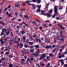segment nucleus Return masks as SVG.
Wrapping results in <instances>:
<instances>
[{
  "mask_svg": "<svg viewBox=\"0 0 67 67\" xmlns=\"http://www.w3.org/2000/svg\"><path fill=\"white\" fill-rule=\"evenodd\" d=\"M41 2V0H38L37 1V3H40Z\"/></svg>",
  "mask_w": 67,
  "mask_h": 67,
  "instance_id": "obj_27",
  "label": "nucleus"
},
{
  "mask_svg": "<svg viewBox=\"0 0 67 67\" xmlns=\"http://www.w3.org/2000/svg\"><path fill=\"white\" fill-rule=\"evenodd\" d=\"M58 7V6H56V5L54 6V14L53 16H52V18H55L56 15H59V14L58 13V9H57Z\"/></svg>",
  "mask_w": 67,
  "mask_h": 67,
  "instance_id": "obj_1",
  "label": "nucleus"
},
{
  "mask_svg": "<svg viewBox=\"0 0 67 67\" xmlns=\"http://www.w3.org/2000/svg\"><path fill=\"white\" fill-rule=\"evenodd\" d=\"M9 17H10L11 16V14H8V15Z\"/></svg>",
  "mask_w": 67,
  "mask_h": 67,
  "instance_id": "obj_63",
  "label": "nucleus"
},
{
  "mask_svg": "<svg viewBox=\"0 0 67 67\" xmlns=\"http://www.w3.org/2000/svg\"><path fill=\"white\" fill-rule=\"evenodd\" d=\"M6 13L7 15H8L9 14V12H6Z\"/></svg>",
  "mask_w": 67,
  "mask_h": 67,
  "instance_id": "obj_52",
  "label": "nucleus"
},
{
  "mask_svg": "<svg viewBox=\"0 0 67 67\" xmlns=\"http://www.w3.org/2000/svg\"><path fill=\"white\" fill-rule=\"evenodd\" d=\"M42 29H43V28L41 26L39 27V29L40 30H42Z\"/></svg>",
  "mask_w": 67,
  "mask_h": 67,
  "instance_id": "obj_44",
  "label": "nucleus"
},
{
  "mask_svg": "<svg viewBox=\"0 0 67 67\" xmlns=\"http://www.w3.org/2000/svg\"><path fill=\"white\" fill-rule=\"evenodd\" d=\"M32 24H34V25H35V24H36V22L35 21H33L32 22Z\"/></svg>",
  "mask_w": 67,
  "mask_h": 67,
  "instance_id": "obj_31",
  "label": "nucleus"
},
{
  "mask_svg": "<svg viewBox=\"0 0 67 67\" xmlns=\"http://www.w3.org/2000/svg\"><path fill=\"white\" fill-rule=\"evenodd\" d=\"M15 6L16 7H19V6H20V4H19L18 5H17L16 3Z\"/></svg>",
  "mask_w": 67,
  "mask_h": 67,
  "instance_id": "obj_22",
  "label": "nucleus"
},
{
  "mask_svg": "<svg viewBox=\"0 0 67 67\" xmlns=\"http://www.w3.org/2000/svg\"><path fill=\"white\" fill-rule=\"evenodd\" d=\"M32 55L33 56H38V53L32 54Z\"/></svg>",
  "mask_w": 67,
  "mask_h": 67,
  "instance_id": "obj_7",
  "label": "nucleus"
},
{
  "mask_svg": "<svg viewBox=\"0 0 67 67\" xmlns=\"http://www.w3.org/2000/svg\"><path fill=\"white\" fill-rule=\"evenodd\" d=\"M21 64L22 65H24V63L22 62H21Z\"/></svg>",
  "mask_w": 67,
  "mask_h": 67,
  "instance_id": "obj_42",
  "label": "nucleus"
},
{
  "mask_svg": "<svg viewBox=\"0 0 67 67\" xmlns=\"http://www.w3.org/2000/svg\"><path fill=\"white\" fill-rule=\"evenodd\" d=\"M24 46H25V47H26V48H27V47H28V46L27 45H25Z\"/></svg>",
  "mask_w": 67,
  "mask_h": 67,
  "instance_id": "obj_48",
  "label": "nucleus"
},
{
  "mask_svg": "<svg viewBox=\"0 0 67 67\" xmlns=\"http://www.w3.org/2000/svg\"><path fill=\"white\" fill-rule=\"evenodd\" d=\"M24 16L26 19H29V16L27 15H24Z\"/></svg>",
  "mask_w": 67,
  "mask_h": 67,
  "instance_id": "obj_12",
  "label": "nucleus"
},
{
  "mask_svg": "<svg viewBox=\"0 0 67 67\" xmlns=\"http://www.w3.org/2000/svg\"><path fill=\"white\" fill-rule=\"evenodd\" d=\"M21 61H22V62H24V59H21Z\"/></svg>",
  "mask_w": 67,
  "mask_h": 67,
  "instance_id": "obj_62",
  "label": "nucleus"
},
{
  "mask_svg": "<svg viewBox=\"0 0 67 67\" xmlns=\"http://www.w3.org/2000/svg\"><path fill=\"white\" fill-rule=\"evenodd\" d=\"M34 52V50H30V52L31 53H32Z\"/></svg>",
  "mask_w": 67,
  "mask_h": 67,
  "instance_id": "obj_43",
  "label": "nucleus"
},
{
  "mask_svg": "<svg viewBox=\"0 0 67 67\" xmlns=\"http://www.w3.org/2000/svg\"><path fill=\"white\" fill-rule=\"evenodd\" d=\"M64 37V36H60V38H61V39H60V41H62V42H64V40H63V37Z\"/></svg>",
  "mask_w": 67,
  "mask_h": 67,
  "instance_id": "obj_5",
  "label": "nucleus"
},
{
  "mask_svg": "<svg viewBox=\"0 0 67 67\" xmlns=\"http://www.w3.org/2000/svg\"><path fill=\"white\" fill-rule=\"evenodd\" d=\"M16 27L18 29H19L20 28V26H16Z\"/></svg>",
  "mask_w": 67,
  "mask_h": 67,
  "instance_id": "obj_57",
  "label": "nucleus"
},
{
  "mask_svg": "<svg viewBox=\"0 0 67 67\" xmlns=\"http://www.w3.org/2000/svg\"><path fill=\"white\" fill-rule=\"evenodd\" d=\"M7 30L6 29H4V28H3L2 30V32H1V36H2L3 35H4V34H3V32H7Z\"/></svg>",
  "mask_w": 67,
  "mask_h": 67,
  "instance_id": "obj_3",
  "label": "nucleus"
},
{
  "mask_svg": "<svg viewBox=\"0 0 67 67\" xmlns=\"http://www.w3.org/2000/svg\"><path fill=\"white\" fill-rule=\"evenodd\" d=\"M59 58H62L63 57H65V56H64V55H60L58 57Z\"/></svg>",
  "mask_w": 67,
  "mask_h": 67,
  "instance_id": "obj_6",
  "label": "nucleus"
},
{
  "mask_svg": "<svg viewBox=\"0 0 67 67\" xmlns=\"http://www.w3.org/2000/svg\"><path fill=\"white\" fill-rule=\"evenodd\" d=\"M4 49V48L2 47L1 49V51H3Z\"/></svg>",
  "mask_w": 67,
  "mask_h": 67,
  "instance_id": "obj_46",
  "label": "nucleus"
},
{
  "mask_svg": "<svg viewBox=\"0 0 67 67\" xmlns=\"http://www.w3.org/2000/svg\"><path fill=\"white\" fill-rule=\"evenodd\" d=\"M24 10H25L24 8H23L20 9L21 11H24Z\"/></svg>",
  "mask_w": 67,
  "mask_h": 67,
  "instance_id": "obj_33",
  "label": "nucleus"
},
{
  "mask_svg": "<svg viewBox=\"0 0 67 67\" xmlns=\"http://www.w3.org/2000/svg\"><path fill=\"white\" fill-rule=\"evenodd\" d=\"M34 47L36 48H39L40 46L38 45H36L35 46H34Z\"/></svg>",
  "mask_w": 67,
  "mask_h": 67,
  "instance_id": "obj_15",
  "label": "nucleus"
},
{
  "mask_svg": "<svg viewBox=\"0 0 67 67\" xmlns=\"http://www.w3.org/2000/svg\"><path fill=\"white\" fill-rule=\"evenodd\" d=\"M5 59V58H2L1 59V60L2 61H3L4 60V59Z\"/></svg>",
  "mask_w": 67,
  "mask_h": 67,
  "instance_id": "obj_29",
  "label": "nucleus"
},
{
  "mask_svg": "<svg viewBox=\"0 0 67 67\" xmlns=\"http://www.w3.org/2000/svg\"><path fill=\"white\" fill-rule=\"evenodd\" d=\"M46 48H49V46H46Z\"/></svg>",
  "mask_w": 67,
  "mask_h": 67,
  "instance_id": "obj_50",
  "label": "nucleus"
},
{
  "mask_svg": "<svg viewBox=\"0 0 67 67\" xmlns=\"http://www.w3.org/2000/svg\"><path fill=\"white\" fill-rule=\"evenodd\" d=\"M29 44H30V45H32L33 44V42H29Z\"/></svg>",
  "mask_w": 67,
  "mask_h": 67,
  "instance_id": "obj_18",
  "label": "nucleus"
},
{
  "mask_svg": "<svg viewBox=\"0 0 67 67\" xmlns=\"http://www.w3.org/2000/svg\"><path fill=\"white\" fill-rule=\"evenodd\" d=\"M41 12L40 9H38L36 11L37 13V12Z\"/></svg>",
  "mask_w": 67,
  "mask_h": 67,
  "instance_id": "obj_19",
  "label": "nucleus"
},
{
  "mask_svg": "<svg viewBox=\"0 0 67 67\" xmlns=\"http://www.w3.org/2000/svg\"><path fill=\"white\" fill-rule=\"evenodd\" d=\"M1 44H3V43H4V42L3 41H2L1 42Z\"/></svg>",
  "mask_w": 67,
  "mask_h": 67,
  "instance_id": "obj_55",
  "label": "nucleus"
},
{
  "mask_svg": "<svg viewBox=\"0 0 67 67\" xmlns=\"http://www.w3.org/2000/svg\"><path fill=\"white\" fill-rule=\"evenodd\" d=\"M45 22H48V23H49V22H50V21H49L47 20V21H45Z\"/></svg>",
  "mask_w": 67,
  "mask_h": 67,
  "instance_id": "obj_56",
  "label": "nucleus"
},
{
  "mask_svg": "<svg viewBox=\"0 0 67 67\" xmlns=\"http://www.w3.org/2000/svg\"><path fill=\"white\" fill-rule=\"evenodd\" d=\"M59 17H57L56 18V20H59Z\"/></svg>",
  "mask_w": 67,
  "mask_h": 67,
  "instance_id": "obj_51",
  "label": "nucleus"
},
{
  "mask_svg": "<svg viewBox=\"0 0 67 67\" xmlns=\"http://www.w3.org/2000/svg\"><path fill=\"white\" fill-rule=\"evenodd\" d=\"M20 16L21 17V18H23V15H22V14H20Z\"/></svg>",
  "mask_w": 67,
  "mask_h": 67,
  "instance_id": "obj_28",
  "label": "nucleus"
},
{
  "mask_svg": "<svg viewBox=\"0 0 67 67\" xmlns=\"http://www.w3.org/2000/svg\"><path fill=\"white\" fill-rule=\"evenodd\" d=\"M11 8V5H9L8 7V9H10Z\"/></svg>",
  "mask_w": 67,
  "mask_h": 67,
  "instance_id": "obj_54",
  "label": "nucleus"
},
{
  "mask_svg": "<svg viewBox=\"0 0 67 67\" xmlns=\"http://www.w3.org/2000/svg\"><path fill=\"white\" fill-rule=\"evenodd\" d=\"M53 9H51L49 11V13L51 14L53 12Z\"/></svg>",
  "mask_w": 67,
  "mask_h": 67,
  "instance_id": "obj_13",
  "label": "nucleus"
},
{
  "mask_svg": "<svg viewBox=\"0 0 67 67\" xmlns=\"http://www.w3.org/2000/svg\"><path fill=\"white\" fill-rule=\"evenodd\" d=\"M49 56L50 57H52V56H53V54H52V53H51L49 54Z\"/></svg>",
  "mask_w": 67,
  "mask_h": 67,
  "instance_id": "obj_26",
  "label": "nucleus"
},
{
  "mask_svg": "<svg viewBox=\"0 0 67 67\" xmlns=\"http://www.w3.org/2000/svg\"><path fill=\"white\" fill-rule=\"evenodd\" d=\"M9 67H12V65L11 64H10L9 65Z\"/></svg>",
  "mask_w": 67,
  "mask_h": 67,
  "instance_id": "obj_40",
  "label": "nucleus"
},
{
  "mask_svg": "<svg viewBox=\"0 0 67 67\" xmlns=\"http://www.w3.org/2000/svg\"><path fill=\"white\" fill-rule=\"evenodd\" d=\"M25 50L24 48L23 49V50H21V52H22V53H25Z\"/></svg>",
  "mask_w": 67,
  "mask_h": 67,
  "instance_id": "obj_17",
  "label": "nucleus"
},
{
  "mask_svg": "<svg viewBox=\"0 0 67 67\" xmlns=\"http://www.w3.org/2000/svg\"><path fill=\"white\" fill-rule=\"evenodd\" d=\"M64 67H67V64H64Z\"/></svg>",
  "mask_w": 67,
  "mask_h": 67,
  "instance_id": "obj_49",
  "label": "nucleus"
},
{
  "mask_svg": "<svg viewBox=\"0 0 67 67\" xmlns=\"http://www.w3.org/2000/svg\"><path fill=\"white\" fill-rule=\"evenodd\" d=\"M23 39L24 40V42H25V40H26L25 37H23Z\"/></svg>",
  "mask_w": 67,
  "mask_h": 67,
  "instance_id": "obj_16",
  "label": "nucleus"
},
{
  "mask_svg": "<svg viewBox=\"0 0 67 67\" xmlns=\"http://www.w3.org/2000/svg\"><path fill=\"white\" fill-rule=\"evenodd\" d=\"M36 65L37 66H39V63H38V64H36Z\"/></svg>",
  "mask_w": 67,
  "mask_h": 67,
  "instance_id": "obj_59",
  "label": "nucleus"
},
{
  "mask_svg": "<svg viewBox=\"0 0 67 67\" xmlns=\"http://www.w3.org/2000/svg\"><path fill=\"white\" fill-rule=\"evenodd\" d=\"M0 24H2L3 25V24H4V23L3 22H1L0 23Z\"/></svg>",
  "mask_w": 67,
  "mask_h": 67,
  "instance_id": "obj_38",
  "label": "nucleus"
},
{
  "mask_svg": "<svg viewBox=\"0 0 67 67\" xmlns=\"http://www.w3.org/2000/svg\"><path fill=\"white\" fill-rule=\"evenodd\" d=\"M55 46H55V45H52V47L53 48L55 47Z\"/></svg>",
  "mask_w": 67,
  "mask_h": 67,
  "instance_id": "obj_64",
  "label": "nucleus"
},
{
  "mask_svg": "<svg viewBox=\"0 0 67 67\" xmlns=\"http://www.w3.org/2000/svg\"><path fill=\"white\" fill-rule=\"evenodd\" d=\"M43 26H44V27H48V26H47V24H44L43 25H42Z\"/></svg>",
  "mask_w": 67,
  "mask_h": 67,
  "instance_id": "obj_8",
  "label": "nucleus"
},
{
  "mask_svg": "<svg viewBox=\"0 0 67 67\" xmlns=\"http://www.w3.org/2000/svg\"><path fill=\"white\" fill-rule=\"evenodd\" d=\"M60 35H62L63 34V31H61L60 32Z\"/></svg>",
  "mask_w": 67,
  "mask_h": 67,
  "instance_id": "obj_53",
  "label": "nucleus"
},
{
  "mask_svg": "<svg viewBox=\"0 0 67 67\" xmlns=\"http://www.w3.org/2000/svg\"><path fill=\"white\" fill-rule=\"evenodd\" d=\"M36 35H33V37H36Z\"/></svg>",
  "mask_w": 67,
  "mask_h": 67,
  "instance_id": "obj_45",
  "label": "nucleus"
},
{
  "mask_svg": "<svg viewBox=\"0 0 67 67\" xmlns=\"http://www.w3.org/2000/svg\"><path fill=\"white\" fill-rule=\"evenodd\" d=\"M60 27L61 29H62V30H64V29H65V27H64L62 26V25H60Z\"/></svg>",
  "mask_w": 67,
  "mask_h": 67,
  "instance_id": "obj_9",
  "label": "nucleus"
},
{
  "mask_svg": "<svg viewBox=\"0 0 67 67\" xmlns=\"http://www.w3.org/2000/svg\"><path fill=\"white\" fill-rule=\"evenodd\" d=\"M9 54V52H7L6 53V54H7V55H8V54Z\"/></svg>",
  "mask_w": 67,
  "mask_h": 67,
  "instance_id": "obj_58",
  "label": "nucleus"
},
{
  "mask_svg": "<svg viewBox=\"0 0 67 67\" xmlns=\"http://www.w3.org/2000/svg\"><path fill=\"white\" fill-rule=\"evenodd\" d=\"M6 34L7 35H9V34H10V32H9V31L7 32H6Z\"/></svg>",
  "mask_w": 67,
  "mask_h": 67,
  "instance_id": "obj_25",
  "label": "nucleus"
},
{
  "mask_svg": "<svg viewBox=\"0 0 67 67\" xmlns=\"http://www.w3.org/2000/svg\"><path fill=\"white\" fill-rule=\"evenodd\" d=\"M39 51H40V49H38L37 50V51H36V53H37V52H38V53L39 54H40V52H39Z\"/></svg>",
  "mask_w": 67,
  "mask_h": 67,
  "instance_id": "obj_36",
  "label": "nucleus"
},
{
  "mask_svg": "<svg viewBox=\"0 0 67 67\" xmlns=\"http://www.w3.org/2000/svg\"><path fill=\"white\" fill-rule=\"evenodd\" d=\"M34 46H30V48H31V49H32V48H34Z\"/></svg>",
  "mask_w": 67,
  "mask_h": 67,
  "instance_id": "obj_32",
  "label": "nucleus"
},
{
  "mask_svg": "<svg viewBox=\"0 0 67 67\" xmlns=\"http://www.w3.org/2000/svg\"><path fill=\"white\" fill-rule=\"evenodd\" d=\"M29 38H30L31 40H32L33 39V38H32V36H29Z\"/></svg>",
  "mask_w": 67,
  "mask_h": 67,
  "instance_id": "obj_30",
  "label": "nucleus"
},
{
  "mask_svg": "<svg viewBox=\"0 0 67 67\" xmlns=\"http://www.w3.org/2000/svg\"><path fill=\"white\" fill-rule=\"evenodd\" d=\"M63 60H60V62H61L62 64H64V62H63Z\"/></svg>",
  "mask_w": 67,
  "mask_h": 67,
  "instance_id": "obj_14",
  "label": "nucleus"
},
{
  "mask_svg": "<svg viewBox=\"0 0 67 67\" xmlns=\"http://www.w3.org/2000/svg\"><path fill=\"white\" fill-rule=\"evenodd\" d=\"M13 57L12 56V55H9V57H10V58H13Z\"/></svg>",
  "mask_w": 67,
  "mask_h": 67,
  "instance_id": "obj_37",
  "label": "nucleus"
},
{
  "mask_svg": "<svg viewBox=\"0 0 67 67\" xmlns=\"http://www.w3.org/2000/svg\"><path fill=\"white\" fill-rule=\"evenodd\" d=\"M20 33L22 34L23 35L25 34V32H24V31L23 30H22L20 31Z\"/></svg>",
  "mask_w": 67,
  "mask_h": 67,
  "instance_id": "obj_11",
  "label": "nucleus"
},
{
  "mask_svg": "<svg viewBox=\"0 0 67 67\" xmlns=\"http://www.w3.org/2000/svg\"><path fill=\"white\" fill-rule=\"evenodd\" d=\"M50 63H48V64L47 65V66H46V67H49V66L50 65Z\"/></svg>",
  "mask_w": 67,
  "mask_h": 67,
  "instance_id": "obj_23",
  "label": "nucleus"
},
{
  "mask_svg": "<svg viewBox=\"0 0 67 67\" xmlns=\"http://www.w3.org/2000/svg\"><path fill=\"white\" fill-rule=\"evenodd\" d=\"M36 6L37 7V8H41V5H37Z\"/></svg>",
  "mask_w": 67,
  "mask_h": 67,
  "instance_id": "obj_21",
  "label": "nucleus"
},
{
  "mask_svg": "<svg viewBox=\"0 0 67 67\" xmlns=\"http://www.w3.org/2000/svg\"><path fill=\"white\" fill-rule=\"evenodd\" d=\"M29 39H27L26 40V43H29Z\"/></svg>",
  "mask_w": 67,
  "mask_h": 67,
  "instance_id": "obj_41",
  "label": "nucleus"
},
{
  "mask_svg": "<svg viewBox=\"0 0 67 67\" xmlns=\"http://www.w3.org/2000/svg\"><path fill=\"white\" fill-rule=\"evenodd\" d=\"M49 57L48 56L47 57V59H49Z\"/></svg>",
  "mask_w": 67,
  "mask_h": 67,
  "instance_id": "obj_60",
  "label": "nucleus"
},
{
  "mask_svg": "<svg viewBox=\"0 0 67 67\" xmlns=\"http://www.w3.org/2000/svg\"><path fill=\"white\" fill-rule=\"evenodd\" d=\"M46 55L45 54H43L41 56L40 59H44L45 58V57Z\"/></svg>",
  "mask_w": 67,
  "mask_h": 67,
  "instance_id": "obj_4",
  "label": "nucleus"
},
{
  "mask_svg": "<svg viewBox=\"0 0 67 67\" xmlns=\"http://www.w3.org/2000/svg\"><path fill=\"white\" fill-rule=\"evenodd\" d=\"M31 60H32V61H33V60H34V61H35V60L34 59V58H31Z\"/></svg>",
  "mask_w": 67,
  "mask_h": 67,
  "instance_id": "obj_35",
  "label": "nucleus"
},
{
  "mask_svg": "<svg viewBox=\"0 0 67 67\" xmlns=\"http://www.w3.org/2000/svg\"><path fill=\"white\" fill-rule=\"evenodd\" d=\"M41 14L42 15H46V14H44V11L42 10L41 12Z\"/></svg>",
  "mask_w": 67,
  "mask_h": 67,
  "instance_id": "obj_10",
  "label": "nucleus"
},
{
  "mask_svg": "<svg viewBox=\"0 0 67 67\" xmlns=\"http://www.w3.org/2000/svg\"><path fill=\"white\" fill-rule=\"evenodd\" d=\"M46 43H49L50 42V41H49L48 40H46Z\"/></svg>",
  "mask_w": 67,
  "mask_h": 67,
  "instance_id": "obj_24",
  "label": "nucleus"
},
{
  "mask_svg": "<svg viewBox=\"0 0 67 67\" xmlns=\"http://www.w3.org/2000/svg\"><path fill=\"white\" fill-rule=\"evenodd\" d=\"M30 2H31L32 1H27L25 2V3H29V5H32L33 7V8H31L32 9V10H34V9H35V8H36L35 7V5L34 4H31L30 3H29Z\"/></svg>",
  "mask_w": 67,
  "mask_h": 67,
  "instance_id": "obj_2",
  "label": "nucleus"
},
{
  "mask_svg": "<svg viewBox=\"0 0 67 67\" xmlns=\"http://www.w3.org/2000/svg\"><path fill=\"white\" fill-rule=\"evenodd\" d=\"M47 15L48 16H49V17H51V15L49 14V13H47Z\"/></svg>",
  "mask_w": 67,
  "mask_h": 67,
  "instance_id": "obj_20",
  "label": "nucleus"
},
{
  "mask_svg": "<svg viewBox=\"0 0 67 67\" xmlns=\"http://www.w3.org/2000/svg\"><path fill=\"white\" fill-rule=\"evenodd\" d=\"M63 9V7L62 6H60L59 8V10H62Z\"/></svg>",
  "mask_w": 67,
  "mask_h": 67,
  "instance_id": "obj_34",
  "label": "nucleus"
},
{
  "mask_svg": "<svg viewBox=\"0 0 67 67\" xmlns=\"http://www.w3.org/2000/svg\"><path fill=\"white\" fill-rule=\"evenodd\" d=\"M34 2H36V0H32Z\"/></svg>",
  "mask_w": 67,
  "mask_h": 67,
  "instance_id": "obj_47",
  "label": "nucleus"
},
{
  "mask_svg": "<svg viewBox=\"0 0 67 67\" xmlns=\"http://www.w3.org/2000/svg\"><path fill=\"white\" fill-rule=\"evenodd\" d=\"M65 46H63L61 47V48H65Z\"/></svg>",
  "mask_w": 67,
  "mask_h": 67,
  "instance_id": "obj_39",
  "label": "nucleus"
},
{
  "mask_svg": "<svg viewBox=\"0 0 67 67\" xmlns=\"http://www.w3.org/2000/svg\"><path fill=\"white\" fill-rule=\"evenodd\" d=\"M3 53H4V52H1V54H2V55Z\"/></svg>",
  "mask_w": 67,
  "mask_h": 67,
  "instance_id": "obj_61",
  "label": "nucleus"
}]
</instances>
